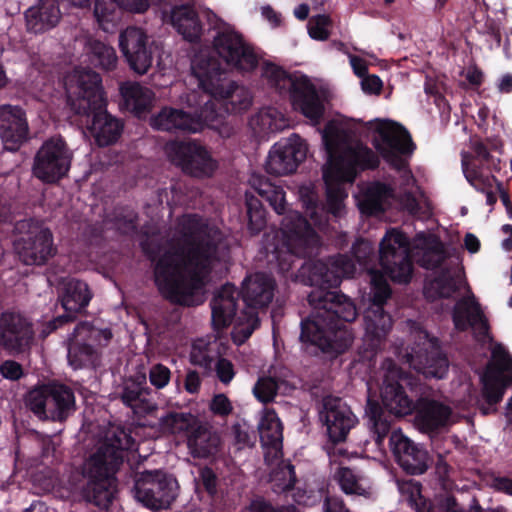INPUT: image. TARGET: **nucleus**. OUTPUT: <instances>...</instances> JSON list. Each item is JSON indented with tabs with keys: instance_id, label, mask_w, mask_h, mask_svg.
<instances>
[{
	"instance_id": "nucleus-27",
	"label": "nucleus",
	"mask_w": 512,
	"mask_h": 512,
	"mask_svg": "<svg viewBox=\"0 0 512 512\" xmlns=\"http://www.w3.org/2000/svg\"><path fill=\"white\" fill-rule=\"evenodd\" d=\"M320 417L324 420L328 439L333 444L344 442L350 430L358 422L356 416L342 399L333 396L323 399Z\"/></svg>"
},
{
	"instance_id": "nucleus-24",
	"label": "nucleus",
	"mask_w": 512,
	"mask_h": 512,
	"mask_svg": "<svg viewBox=\"0 0 512 512\" xmlns=\"http://www.w3.org/2000/svg\"><path fill=\"white\" fill-rule=\"evenodd\" d=\"M307 155V145L304 140L293 135L275 143L269 151L265 169L275 176L288 175L296 171Z\"/></svg>"
},
{
	"instance_id": "nucleus-59",
	"label": "nucleus",
	"mask_w": 512,
	"mask_h": 512,
	"mask_svg": "<svg viewBox=\"0 0 512 512\" xmlns=\"http://www.w3.org/2000/svg\"><path fill=\"white\" fill-rule=\"evenodd\" d=\"M171 371L163 364H156L149 371L150 383L157 389L164 388L170 381Z\"/></svg>"
},
{
	"instance_id": "nucleus-23",
	"label": "nucleus",
	"mask_w": 512,
	"mask_h": 512,
	"mask_svg": "<svg viewBox=\"0 0 512 512\" xmlns=\"http://www.w3.org/2000/svg\"><path fill=\"white\" fill-rule=\"evenodd\" d=\"M213 47L228 66L250 72L258 66V57L241 34L225 29L219 31L213 40Z\"/></svg>"
},
{
	"instance_id": "nucleus-35",
	"label": "nucleus",
	"mask_w": 512,
	"mask_h": 512,
	"mask_svg": "<svg viewBox=\"0 0 512 512\" xmlns=\"http://www.w3.org/2000/svg\"><path fill=\"white\" fill-rule=\"evenodd\" d=\"M323 179L326 186V211L334 216H338L343 208V201L348 196L344 184L353 183L352 180L344 177L335 168H324Z\"/></svg>"
},
{
	"instance_id": "nucleus-41",
	"label": "nucleus",
	"mask_w": 512,
	"mask_h": 512,
	"mask_svg": "<svg viewBox=\"0 0 512 512\" xmlns=\"http://www.w3.org/2000/svg\"><path fill=\"white\" fill-rule=\"evenodd\" d=\"M251 188L263 201H266L273 210L282 215L286 211L285 192L281 186L260 174H253L249 180Z\"/></svg>"
},
{
	"instance_id": "nucleus-44",
	"label": "nucleus",
	"mask_w": 512,
	"mask_h": 512,
	"mask_svg": "<svg viewBox=\"0 0 512 512\" xmlns=\"http://www.w3.org/2000/svg\"><path fill=\"white\" fill-rule=\"evenodd\" d=\"M459 291V286L448 268H442L440 273L425 286L427 298L449 299Z\"/></svg>"
},
{
	"instance_id": "nucleus-50",
	"label": "nucleus",
	"mask_w": 512,
	"mask_h": 512,
	"mask_svg": "<svg viewBox=\"0 0 512 512\" xmlns=\"http://www.w3.org/2000/svg\"><path fill=\"white\" fill-rule=\"evenodd\" d=\"M392 290L384 275L374 273L371 278V303L368 308H384Z\"/></svg>"
},
{
	"instance_id": "nucleus-6",
	"label": "nucleus",
	"mask_w": 512,
	"mask_h": 512,
	"mask_svg": "<svg viewBox=\"0 0 512 512\" xmlns=\"http://www.w3.org/2000/svg\"><path fill=\"white\" fill-rule=\"evenodd\" d=\"M136 449L131 431L124 427H112L103 443L82 467L83 478L87 479L81 489L83 499L101 509H108L115 493V474L124 461L125 452Z\"/></svg>"
},
{
	"instance_id": "nucleus-25",
	"label": "nucleus",
	"mask_w": 512,
	"mask_h": 512,
	"mask_svg": "<svg viewBox=\"0 0 512 512\" xmlns=\"http://www.w3.org/2000/svg\"><path fill=\"white\" fill-rule=\"evenodd\" d=\"M34 340L33 324L22 314L4 311L0 315V345L9 354L26 352Z\"/></svg>"
},
{
	"instance_id": "nucleus-19",
	"label": "nucleus",
	"mask_w": 512,
	"mask_h": 512,
	"mask_svg": "<svg viewBox=\"0 0 512 512\" xmlns=\"http://www.w3.org/2000/svg\"><path fill=\"white\" fill-rule=\"evenodd\" d=\"M168 154L173 164L193 177H210L218 167L207 147L196 140L172 142Z\"/></svg>"
},
{
	"instance_id": "nucleus-52",
	"label": "nucleus",
	"mask_w": 512,
	"mask_h": 512,
	"mask_svg": "<svg viewBox=\"0 0 512 512\" xmlns=\"http://www.w3.org/2000/svg\"><path fill=\"white\" fill-rule=\"evenodd\" d=\"M447 258L448 253L444 244L439 239H435L434 244L428 247L424 252L420 260V265L428 270L441 268Z\"/></svg>"
},
{
	"instance_id": "nucleus-15",
	"label": "nucleus",
	"mask_w": 512,
	"mask_h": 512,
	"mask_svg": "<svg viewBox=\"0 0 512 512\" xmlns=\"http://www.w3.org/2000/svg\"><path fill=\"white\" fill-rule=\"evenodd\" d=\"M379 263L385 275L398 284H407L413 274L409 237L400 229L386 231L379 244Z\"/></svg>"
},
{
	"instance_id": "nucleus-26",
	"label": "nucleus",
	"mask_w": 512,
	"mask_h": 512,
	"mask_svg": "<svg viewBox=\"0 0 512 512\" xmlns=\"http://www.w3.org/2000/svg\"><path fill=\"white\" fill-rule=\"evenodd\" d=\"M119 48L129 67L136 73L145 74L152 65V48L146 32L129 26L119 35Z\"/></svg>"
},
{
	"instance_id": "nucleus-55",
	"label": "nucleus",
	"mask_w": 512,
	"mask_h": 512,
	"mask_svg": "<svg viewBox=\"0 0 512 512\" xmlns=\"http://www.w3.org/2000/svg\"><path fill=\"white\" fill-rule=\"evenodd\" d=\"M217 358L218 355L211 354L209 348H197L194 346L190 353L191 364L203 368L207 374L212 371Z\"/></svg>"
},
{
	"instance_id": "nucleus-16",
	"label": "nucleus",
	"mask_w": 512,
	"mask_h": 512,
	"mask_svg": "<svg viewBox=\"0 0 512 512\" xmlns=\"http://www.w3.org/2000/svg\"><path fill=\"white\" fill-rule=\"evenodd\" d=\"M135 498L145 507L158 511L170 508L178 496L175 477L162 470L144 471L135 480Z\"/></svg>"
},
{
	"instance_id": "nucleus-14",
	"label": "nucleus",
	"mask_w": 512,
	"mask_h": 512,
	"mask_svg": "<svg viewBox=\"0 0 512 512\" xmlns=\"http://www.w3.org/2000/svg\"><path fill=\"white\" fill-rule=\"evenodd\" d=\"M113 337L109 328H97L88 321L79 322L67 339V360L74 369L94 366L99 359L98 347L109 345Z\"/></svg>"
},
{
	"instance_id": "nucleus-61",
	"label": "nucleus",
	"mask_w": 512,
	"mask_h": 512,
	"mask_svg": "<svg viewBox=\"0 0 512 512\" xmlns=\"http://www.w3.org/2000/svg\"><path fill=\"white\" fill-rule=\"evenodd\" d=\"M0 375L10 381H18L25 376L23 366L15 360H4L0 364Z\"/></svg>"
},
{
	"instance_id": "nucleus-3",
	"label": "nucleus",
	"mask_w": 512,
	"mask_h": 512,
	"mask_svg": "<svg viewBox=\"0 0 512 512\" xmlns=\"http://www.w3.org/2000/svg\"><path fill=\"white\" fill-rule=\"evenodd\" d=\"M374 131L378 138L372 143L377 152L363 144L351 146L347 131L328 122L322 133L327 154L324 168H335L338 173L352 180L361 172L377 169L380 155L392 169L406 171L408 162L404 157L411 156L416 149L409 131L390 120L378 121Z\"/></svg>"
},
{
	"instance_id": "nucleus-21",
	"label": "nucleus",
	"mask_w": 512,
	"mask_h": 512,
	"mask_svg": "<svg viewBox=\"0 0 512 512\" xmlns=\"http://www.w3.org/2000/svg\"><path fill=\"white\" fill-rule=\"evenodd\" d=\"M451 319L454 329L458 332L470 330L478 341L491 338L489 319L483 306L471 290L455 302L451 311Z\"/></svg>"
},
{
	"instance_id": "nucleus-34",
	"label": "nucleus",
	"mask_w": 512,
	"mask_h": 512,
	"mask_svg": "<svg viewBox=\"0 0 512 512\" xmlns=\"http://www.w3.org/2000/svg\"><path fill=\"white\" fill-rule=\"evenodd\" d=\"M150 388L147 386V378L144 373H138L125 379L120 393V399L124 405L133 409L136 413L147 412L150 405L147 397Z\"/></svg>"
},
{
	"instance_id": "nucleus-22",
	"label": "nucleus",
	"mask_w": 512,
	"mask_h": 512,
	"mask_svg": "<svg viewBox=\"0 0 512 512\" xmlns=\"http://www.w3.org/2000/svg\"><path fill=\"white\" fill-rule=\"evenodd\" d=\"M409 383L408 373L397 368L389 361V368L385 374L383 387L381 389V401L388 420L391 422V415L403 417L413 412L416 401L408 396L404 384Z\"/></svg>"
},
{
	"instance_id": "nucleus-32",
	"label": "nucleus",
	"mask_w": 512,
	"mask_h": 512,
	"mask_svg": "<svg viewBox=\"0 0 512 512\" xmlns=\"http://www.w3.org/2000/svg\"><path fill=\"white\" fill-rule=\"evenodd\" d=\"M48 407L46 419L64 422L72 416L77 407L74 391L71 387L58 383H49Z\"/></svg>"
},
{
	"instance_id": "nucleus-53",
	"label": "nucleus",
	"mask_w": 512,
	"mask_h": 512,
	"mask_svg": "<svg viewBox=\"0 0 512 512\" xmlns=\"http://www.w3.org/2000/svg\"><path fill=\"white\" fill-rule=\"evenodd\" d=\"M331 25V19L326 14H319L309 20L308 33L309 36L318 41H325L329 38L330 32L328 27Z\"/></svg>"
},
{
	"instance_id": "nucleus-10",
	"label": "nucleus",
	"mask_w": 512,
	"mask_h": 512,
	"mask_svg": "<svg viewBox=\"0 0 512 512\" xmlns=\"http://www.w3.org/2000/svg\"><path fill=\"white\" fill-rule=\"evenodd\" d=\"M283 242L275 247L278 270L283 275L296 267L301 258H310L320 246V237L298 211H290L282 220Z\"/></svg>"
},
{
	"instance_id": "nucleus-9",
	"label": "nucleus",
	"mask_w": 512,
	"mask_h": 512,
	"mask_svg": "<svg viewBox=\"0 0 512 512\" xmlns=\"http://www.w3.org/2000/svg\"><path fill=\"white\" fill-rule=\"evenodd\" d=\"M262 77L280 96H289L296 111L314 123L320 122L324 115V104L307 76L295 77L282 67L267 62L262 67Z\"/></svg>"
},
{
	"instance_id": "nucleus-60",
	"label": "nucleus",
	"mask_w": 512,
	"mask_h": 512,
	"mask_svg": "<svg viewBox=\"0 0 512 512\" xmlns=\"http://www.w3.org/2000/svg\"><path fill=\"white\" fill-rule=\"evenodd\" d=\"M209 409L216 416L227 417L232 413L233 406L229 398L225 394L220 393L213 396Z\"/></svg>"
},
{
	"instance_id": "nucleus-31",
	"label": "nucleus",
	"mask_w": 512,
	"mask_h": 512,
	"mask_svg": "<svg viewBox=\"0 0 512 512\" xmlns=\"http://www.w3.org/2000/svg\"><path fill=\"white\" fill-rule=\"evenodd\" d=\"M27 30L34 34H42L55 28L61 17L58 0H38L25 11Z\"/></svg>"
},
{
	"instance_id": "nucleus-11",
	"label": "nucleus",
	"mask_w": 512,
	"mask_h": 512,
	"mask_svg": "<svg viewBox=\"0 0 512 512\" xmlns=\"http://www.w3.org/2000/svg\"><path fill=\"white\" fill-rule=\"evenodd\" d=\"M14 229L20 234L13 246L20 262L27 266H43L57 254V246L50 228L36 218L16 222Z\"/></svg>"
},
{
	"instance_id": "nucleus-54",
	"label": "nucleus",
	"mask_w": 512,
	"mask_h": 512,
	"mask_svg": "<svg viewBox=\"0 0 512 512\" xmlns=\"http://www.w3.org/2000/svg\"><path fill=\"white\" fill-rule=\"evenodd\" d=\"M492 364L487 367L494 368L495 371L503 375L504 372L512 370V355L502 345L497 344L491 352Z\"/></svg>"
},
{
	"instance_id": "nucleus-36",
	"label": "nucleus",
	"mask_w": 512,
	"mask_h": 512,
	"mask_svg": "<svg viewBox=\"0 0 512 512\" xmlns=\"http://www.w3.org/2000/svg\"><path fill=\"white\" fill-rule=\"evenodd\" d=\"M171 23L183 39L190 43H197L202 35V23L192 6L180 5L171 11Z\"/></svg>"
},
{
	"instance_id": "nucleus-49",
	"label": "nucleus",
	"mask_w": 512,
	"mask_h": 512,
	"mask_svg": "<svg viewBox=\"0 0 512 512\" xmlns=\"http://www.w3.org/2000/svg\"><path fill=\"white\" fill-rule=\"evenodd\" d=\"M49 383L34 387L25 396L26 407L38 418L46 419Z\"/></svg>"
},
{
	"instance_id": "nucleus-38",
	"label": "nucleus",
	"mask_w": 512,
	"mask_h": 512,
	"mask_svg": "<svg viewBox=\"0 0 512 512\" xmlns=\"http://www.w3.org/2000/svg\"><path fill=\"white\" fill-rule=\"evenodd\" d=\"M120 94L127 109L140 116L150 111L154 100L151 89L137 82H126L120 86Z\"/></svg>"
},
{
	"instance_id": "nucleus-39",
	"label": "nucleus",
	"mask_w": 512,
	"mask_h": 512,
	"mask_svg": "<svg viewBox=\"0 0 512 512\" xmlns=\"http://www.w3.org/2000/svg\"><path fill=\"white\" fill-rule=\"evenodd\" d=\"M411 500L416 512H466L452 495H445L433 500L421 495V484L411 482Z\"/></svg>"
},
{
	"instance_id": "nucleus-20",
	"label": "nucleus",
	"mask_w": 512,
	"mask_h": 512,
	"mask_svg": "<svg viewBox=\"0 0 512 512\" xmlns=\"http://www.w3.org/2000/svg\"><path fill=\"white\" fill-rule=\"evenodd\" d=\"M420 342L407 353V363L426 378L443 379L449 367L446 355L442 352L438 338L427 331L420 333Z\"/></svg>"
},
{
	"instance_id": "nucleus-8",
	"label": "nucleus",
	"mask_w": 512,
	"mask_h": 512,
	"mask_svg": "<svg viewBox=\"0 0 512 512\" xmlns=\"http://www.w3.org/2000/svg\"><path fill=\"white\" fill-rule=\"evenodd\" d=\"M368 425L373 434L377 448L385 449V440L388 438V447L399 467L409 475H421L429 467V454L427 450L412 441L401 429L391 430V424L379 402L368 399L366 405Z\"/></svg>"
},
{
	"instance_id": "nucleus-40",
	"label": "nucleus",
	"mask_w": 512,
	"mask_h": 512,
	"mask_svg": "<svg viewBox=\"0 0 512 512\" xmlns=\"http://www.w3.org/2000/svg\"><path fill=\"white\" fill-rule=\"evenodd\" d=\"M260 442L263 447L281 451L283 425L273 408H266L258 424Z\"/></svg>"
},
{
	"instance_id": "nucleus-12",
	"label": "nucleus",
	"mask_w": 512,
	"mask_h": 512,
	"mask_svg": "<svg viewBox=\"0 0 512 512\" xmlns=\"http://www.w3.org/2000/svg\"><path fill=\"white\" fill-rule=\"evenodd\" d=\"M471 151L461 153V166L468 183L477 191L485 193L486 203L493 206L497 197L492 191L494 182H497L494 172L501 170V160L492 152L496 146L490 147L482 140L471 142Z\"/></svg>"
},
{
	"instance_id": "nucleus-45",
	"label": "nucleus",
	"mask_w": 512,
	"mask_h": 512,
	"mask_svg": "<svg viewBox=\"0 0 512 512\" xmlns=\"http://www.w3.org/2000/svg\"><path fill=\"white\" fill-rule=\"evenodd\" d=\"M89 62L97 68L105 71L116 67L118 57L113 47L99 41L89 40L87 44Z\"/></svg>"
},
{
	"instance_id": "nucleus-56",
	"label": "nucleus",
	"mask_w": 512,
	"mask_h": 512,
	"mask_svg": "<svg viewBox=\"0 0 512 512\" xmlns=\"http://www.w3.org/2000/svg\"><path fill=\"white\" fill-rule=\"evenodd\" d=\"M351 254L359 265L366 266L373 257L374 247L370 241L359 238L352 245Z\"/></svg>"
},
{
	"instance_id": "nucleus-46",
	"label": "nucleus",
	"mask_w": 512,
	"mask_h": 512,
	"mask_svg": "<svg viewBox=\"0 0 512 512\" xmlns=\"http://www.w3.org/2000/svg\"><path fill=\"white\" fill-rule=\"evenodd\" d=\"M270 481L276 493L291 491L297 481L294 466L285 460L280 461L271 472Z\"/></svg>"
},
{
	"instance_id": "nucleus-51",
	"label": "nucleus",
	"mask_w": 512,
	"mask_h": 512,
	"mask_svg": "<svg viewBox=\"0 0 512 512\" xmlns=\"http://www.w3.org/2000/svg\"><path fill=\"white\" fill-rule=\"evenodd\" d=\"M336 479L341 490L347 495L367 494L365 488L360 484L358 476L349 467H340L336 472Z\"/></svg>"
},
{
	"instance_id": "nucleus-7",
	"label": "nucleus",
	"mask_w": 512,
	"mask_h": 512,
	"mask_svg": "<svg viewBox=\"0 0 512 512\" xmlns=\"http://www.w3.org/2000/svg\"><path fill=\"white\" fill-rule=\"evenodd\" d=\"M192 73L203 91V105L212 104L217 113L214 126L220 125L226 114L246 111L252 104V95L244 86L227 79L221 62L212 56H200L192 61Z\"/></svg>"
},
{
	"instance_id": "nucleus-57",
	"label": "nucleus",
	"mask_w": 512,
	"mask_h": 512,
	"mask_svg": "<svg viewBox=\"0 0 512 512\" xmlns=\"http://www.w3.org/2000/svg\"><path fill=\"white\" fill-rule=\"evenodd\" d=\"M137 213L132 210H123L115 215V225L123 234H131L137 230Z\"/></svg>"
},
{
	"instance_id": "nucleus-29",
	"label": "nucleus",
	"mask_w": 512,
	"mask_h": 512,
	"mask_svg": "<svg viewBox=\"0 0 512 512\" xmlns=\"http://www.w3.org/2000/svg\"><path fill=\"white\" fill-rule=\"evenodd\" d=\"M0 138L8 151H17L29 139L26 112L20 106L0 105Z\"/></svg>"
},
{
	"instance_id": "nucleus-30",
	"label": "nucleus",
	"mask_w": 512,
	"mask_h": 512,
	"mask_svg": "<svg viewBox=\"0 0 512 512\" xmlns=\"http://www.w3.org/2000/svg\"><path fill=\"white\" fill-rule=\"evenodd\" d=\"M413 412L415 421L423 432H435L444 427L452 414L449 406L427 397L416 400Z\"/></svg>"
},
{
	"instance_id": "nucleus-1",
	"label": "nucleus",
	"mask_w": 512,
	"mask_h": 512,
	"mask_svg": "<svg viewBox=\"0 0 512 512\" xmlns=\"http://www.w3.org/2000/svg\"><path fill=\"white\" fill-rule=\"evenodd\" d=\"M354 261L345 254L329 256L326 260H304L297 278L314 287L307 300L311 307L308 317L301 320L300 340L317 347L334 359L345 353L353 343L347 324L358 315L355 303L341 291H336L343 278L355 274Z\"/></svg>"
},
{
	"instance_id": "nucleus-13",
	"label": "nucleus",
	"mask_w": 512,
	"mask_h": 512,
	"mask_svg": "<svg viewBox=\"0 0 512 512\" xmlns=\"http://www.w3.org/2000/svg\"><path fill=\"white\" fill-rule=\"evenodd\" d=\"M161 424L170 433L186 438L193 458L206 459L219 451L220 437L191 413L169 412L161 418Z\"/></svg>"
},
{
	"instance_id": "nucleus-58",
	"label": "nucleus",
	"mask_w": 512,
	"mask_h": 512,
	"mask_svg": "<svg viewBox=\"0 0 512 512\" xmlns=\"http://www.w3.org/2000/svg\"><path fill=\"white\" fill-rule=\"evenodd\" d=\"M231 432L234 437L235 444L240 447L252 446L255 442V434L250 431L249 426L245 423H235L231 427Z\"/></svg>"
},
{
	"instance_id": "nucleus-33",
	"label": "nucleus",
	"mask_w": 512,
	"mask_h": 512,
	"mask_svg": "<svg viewBox=\"0 0 512 512\" xmlns=\"http://www.w3.org/2000/svg\"><path fill=\"white\" fill-rule=\"evenodd\" d=\"M393 197L394 189L390 185L375 181L362 193L358 207L366 216H378L389 208Z\"/></svg>"
},
{
	"instance_id": "nucleus-28",
	"label": "nucleus",
	"mask_w": 512,
	"mask_h": 512,
	"mask_svg": "<svg viewBox=\"0 0 512 512\" xmlns=\"http://www.w3.org/2000/svg\"><path fill=\"white\" fill-rule=\"evenodd\" d=\"M365 335L359 348L363 360L372 361L392 328V317L384 308H367L364 313Z\"/></svg>"
},
{
	"instance_id": "nucleus-48",
	"label": "nucleus",
	"mask_w": 512,
	"mask_h": 512,
	"mask_svg": "<svg viewBox=\"0 0 512 512\" xmlns=\"http://www.w3.org/2000/svg\"><path fill=\"white\" fill-rule=\"evenodd\" d=\"M245 201L248 229L252 235H256L266 225L265 209L263 208L262 201L249 192L245 194Z\"/></svg>"
},
{
	"instance_id": "nucleus-37",
	"label": "nucleus",
	"mask_w": 512,
	"mask_h": 512,
	"mask_svg": "<svg viewBox=\"0 0 512 512\" xmlns=\"http://www.w3.org/2000/svg\"><path fill=\"white\" fill-rule=\"evenodd\" d=\"M91 298L92 293L88 284L78 279L68 280L60 296L64 311L73 314L75 319L77 314L88 306Z\"/></svg>"
},
{
	"instance_id": "nucleus-62",
	"label": "nucleus",
	"mask_w": 512,
	"mask_h": 512,
	"mask_svg": "<svg viewBox=\"0 0 512 512\" xmlns=\"http://www.w3.org/2000/svg\"><path fill=\"white\" fill-rule=\"evenodd\" d=\"M76 319L74 318L73 314H68L64 311V314L58 315L54 318H52L49 321H46L42 325V330L40 332V336L42 338L48 337L51 333L55 332L59 328L63 327L64 325L74 322Z\"/></svg>"
},
{
	"instance_id": "nucleus-43",
	"label": "nucleus",
	"mask_w": 512,
	"mask_h": 512,
	"mask_svg": "<svg viewBox=\"0 0 512 512\" xmlns=\"http://www.w3.org/2000/svg\"><path fill=\"white\" fill-rule=\"evenodd\" d=\"M293 387L286 381L271 376L259 377L252 391L255 398L262 404H268L274 401L280 394H288Z\"/></svg>"
},
{
	"instance_id": "nucleus-18",
	"label": "nucleus",
	"mask_w": 512,
	"mask_h": 512,
	"mask_svg": "<svg viewBox=\"0 0 512 512\" xmlns=\"http://www.w3.org/2000/svg\"><path fill=\"white\" fill-rule=\"evenodd\" d=\"M217 113L211 103L200 106L194 114L172 107L162 108L150 120L152 128L166 132L197 133L205 126H214Z\"/></svg>"
},
{
	"instance_id": "nucleus-17",
	"label": "nucleus",
	"mask_w": 512,
	"mask_h": 512,
	"mask_svg": "<svg viewBox=\"0 0 512 512\" xmlns=\"http://www.w3.org/2000/svg\"><path fill=\"white\" fill-rule=\"evenodd\" d=\"M72 152L62 137L43 142L34 157L33 174L44 183L52 184L64 178L71 167Z\"/></svg>"
},
{
	"instance_id": "nucleus-63",
	"label": "nucleus",
	"mask_w": 512,
	"mask_h": 512,
	"mask_svg": "<svg viewBox=\"0 0 512 512\" xmlns=\"http://www.w3.org/2000/svg\"><path fill=\"white\" fill-rule=\"evenodd\" d=\"M217 378L223 384H229L235 376L233 363L224 357H218L214 363Z\"/></svg>"
},
{
	"instance_id": "nucleus-4",
	"label": "nucleus",
	"mask_w": 512,
	"mask_h": 512,
	"mask_svg": "<svg viewBox=\"0 0 512 512\" xmlns=\"http://www.w3.org/2000/svg\"><path fill=\"white\" fill-rule=\"evenodd\" d=\"M275 288V280L263 272L247 277L241 291L233 284L223 285L210 302L214 329L227 328L235 320L233 340L235 343H244L260 326L256 310L269 306Z\"/></svg>"
},
{
	"instance_id": "nucleus-64",
	"label": "nucleus",
	"mask_w": 512,
	"mask_h": 512,
	"mask_svg": "<svg viewBox=\"0 0 512 512\" xmlns=\"http://www.w3.org/2000/svg\"><path fill=\"white\" fill-rule=\"evenodd\" d=\"M250 512H297L293 505L274 506L264 498H258L251 502Z\"/></svg>"
},
{
	"instance_id": "nucleus-42",
	"label": "nucleus",
	"mask_w": 512,
	"mask_h": 512,
	"mask_svg": "<svg viewBox=\"0 0 512 512\" xmlns=\"http://www.w3.org/2000/svg\"><path fill=\"white\" fill-rule=\"evenodd\" d=\"M482 388L481 396L488 405L499 404L509 385L507 377L495 371L494 368L487 367L480 378Z\"/></svg>"
},
{
	"instance_id": "nucleus-47",
	"label": "nucleus",
	"mask_w": 512,
	"mask_h": 512,
	"mask_svg": "<svg viewBox=\"0 0 512 512\" xmlns=\"http://www.w3.org/2000/svg\"><path fill=\"white\" fill-rule=\"evenodd\" d=\"M307 493L308 492L305 490L302 495H297L296 502L299 505L313 506L319 503L324 497V512H348L341 499L328 495L324 496L323 489H319L316 492L310 491V495H307Z\"/></svg>"
},
{
	"instance_id": "nucleus-2",
	"label": "nucleus",
	"mask_w": 512,
	"mask_h": 512,
	"mask_svg": "<svg viewBox=\"0 0 512 512\" xmlns=\"http://www.w3.org/2000/svg\"><path fill=\"white\" fill-rule=\"evenodd\" d=\"M177 228L184 248L182 252L165 250L157 259L150 256L154 283L170 303L197 306L204 302V288L214 265L229 257L230 248L222 231L198 214L182 215Z\"/></svg>"
},
{
	"instance_id": "nucleus-5",
	"label": "nucleus",
	"mask_w": 512,
	"mask_h": 512,
	"mask_svg": "<svg viewBox=\"0 0 512 512\" xmlns=\"http://www.w3.org/2000/svg\"><path fill=\"white\" fill-rule=\"evenodd\" d=\"M71 110L86 118V125L100 147L117 142L123 122L108 113L101 76L90 69L76 68L65 84Z\"/></svg>"
}]
</instances>
